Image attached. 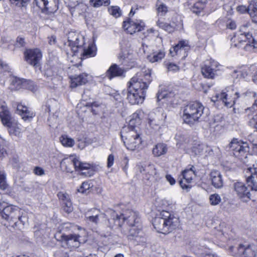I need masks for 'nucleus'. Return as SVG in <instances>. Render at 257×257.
<instances>
[{
	"mask_svg": "<svg viewBox=\"0 0 257 257\" xmlns=\"http://www.w3.org/2000/svg\"><path fill=\"white\" fill-rule=\"evenodd\" d=\"M152 81L151 70L143 69L129 81L127 99L132 105L142 104L145 99L146 90Z\"/></svg>",
	"mask_w": 257,
	"mask_h": 257,
	"instance_id": "nucleus-1",
	"label": "nucleus"
},
{
	"mask_svg": "<svg viewBox=\"0 0 257 257\" xmlns=\"http://www.w3.org/2000/svg\"><path fill=\"white\" fill-rule=\"evenodd\" d=\"M178 223V218L169 212L163 210L153 219V225L157 232L167 234L174 229Z\"/></svg>",
	"mask_w": 257,
	"mask_h": 257,
	"instance_id": "nucleus-2",
	"label": "nucleus"
},
{
	"mask_svg": "<svg viewBox=\"0 0 257 257\" xmlns=\"http://www.w3.org/2000/svg\"><path fill=\"white\" fill-rule=\"evenodd\" d=\"M204 106L199 101L191 102L184 108L182 118L184 122L192 125L202 119Z\"/></svg>",
	"mask_w": 257,
	"mask_h": 257,
	"instance_id": "nucleus-3",
	"label": "nucleus"
},
{
	"mask_svg": "<svg viewBox=\"0 0 257 257\" xmlns=\"http://www.w3.org/2000/svg\"><path fill=\"white\" fill-rule=\"evenodd\" d=\"M121 137L127 149L134 151L138 149L142 142L140 131L129 130L128 127H122Z\"/></svg>",
	"mask_w": 257,
	"mask_h": 257,
	"instance_id": "nucleus-4",
	"label": "nucleus"
},
{
	"mask_svg": "<svg viewBox=\"0 0 257 257\" xmlns=\"http://www.w3.org/2000/svg\"><path fill=\"white\" fill-rule=\"evenodd\" d=\"M0 118L3 124L9 128V133L15 136H19L21 128L14 122L11 114L5 101H0Z\"/></svg>",
	"mask_w": 257,
	"mask_h": 257,
	"instance_id": "nucleus-5",
	"label": "nucleus"
},
{
	"mask_svg": "<svg viewBox=\"0 0 257 257\" xmlns=\"http://www.w3.org/2000/svg\"><path fill=\"white\" fill-rule=\"evenodd\" d=\"M240 95L235 90L231 88H225L222 90L220 93H217L212 97V101H221L224 106L228 108L232 107L237 98Z\"/></svg>",
	"mask_w": 257,
	"mask_h": 257,
	"instance_id": "nucleus-6",
	"label": "nucleus"
},
{
	"mask_svg": "<svg viewBox=\"0 0 257 257\" xmlns=\"http://www.w3.org/2000/svg\"><path fill=\"white\" fill-rule=\"evenodd\" d=\"M2 217L9 222H14L16 226L19 221L24 224L25 222L23 219L21 209L17 206L9 205L4 208L1 212Z\"/></svg>",
	"mask_w": 257,
	"mask_h": 257,
	"instance_id": "nucleus-7",
	"label": "nucleus"
},
{
	"mask_svg": "<svg viewBox=\"0 0 257 257\" xmlns=\"http://www.w3.org/2000/svg\"><path fill=\"white\" fill-rule=\"evenodd\" d=\"M228 146L236 157H238L239 159H242L243 157L246 158L249 150L248 144L246 142L236 138H233Z\"/></svg>",
	"mask_w": 257,
	"mask_h": 257,
	"instance_id": "nucleus-8",
	"label": "nucleus"
},
{
	"mask_svg": "<svg viewBox=\"0 0 257 257\" xmlns=\"http://www.w3.org/2000/svg\"><path fill=\"white\" fill-rule=\"evenodd\" d=\"M230 249L235 257H257V247L253 244L246 247L239 244L238 246L231 247Z\"/></svg>",
	"mask_w": 257,
	"mask_h": 257,
	"instance_id": "nucleus-9",
	"label": "nucleus"
},
{
	"mask_svg": "<svg viewBox=\"0 0 257 257\" xmlns=\"http://www.w3.org/2000/svg\"><path fill=\"white\" fill-rule=\"evenodd\" d=\"M24 56L27 63L37 67L40 66L42 54L39 49H27L24 52Z\"/></svg>",
	"mask_w": 257,
	"mask_h": 257,
	"instance_id": "nucleus-10",
	"label": "nucleus"
},
{
	"mask_svg": "<svg viewBox=\"0 0 257 257\" xmlns=\"http://www.w3.org/2000/svg\"><path fill=\"white\" fill-rule=\"evenodd\" d=\"M83 38L82 36L77 34H70L68 36V46L70 52H67L68 55H75L81 47L84 44Z\"/></svg>",
	"mask_w": 257,
	"mask_h": 257,
	"instance_id": "nucleus-11",
	"label": "nucleus"
},
{
	"mask_svg": "<svg viewBox=\"0 0 257 257\" xmlns=\"http://www.w3.org/2000/svg\"><path fill=\"white\" fill-rule=\"evenodd\" d=\"M138 169L141 173L145 175V178L148 180L158 181L161 179L159 173L153 164H149L145 166L139 165Z\"/></svg>",
	"mask_w": 257,
	"mask_h": 257,
	"instance_id": "nucleus-12",
	"label": "nucleus"
},
{
	"mask_svg": "<svg viewBox=\"0 0 257 257\" xmlns=\"http://www.w3.org/2000/svg\"><path fill=\"white\" fill-rule=\"evenodd\" d=\"M233 189L236 195L243 202H247L251 200V194L246 185L241 182L233 184Z\"/></svg>",
	"mask_w": 257,
	"mask_h": 257,
	"instance_id": "nucleus-13",
	"label": "nucleus"
},
{
	"mask_svg": "<svg viewBox=\"0 0 257 257\" xmlns=\"http://www.w3.org/2000/svg\"><path fill=\"white\" fill-rule=\"evenodd\" d=\"M145 24L140 20H132L128 19L123 22V28L127 33L133 34L144 30Z\"/></svg>",
	"mask_w": 257,
	"mask_h": 257,
	"instance_id": "nucleus-14",
	"label": "nucleus"
},
{
	"mask_svg": "<svg viewBox=\"0 0 257 257\" xmlns=\"http://www.w3.org/2000/svg\"><path fill=\"white\" fill-rule=\"evenodd\" d=\"M121 223L126 222L130 227L139 225L140 218L138 212L130 209H127L121 214Z\"/></svg>",
	"mask_w": 257,
	"mask_h": 257,
	"instance_id": "nucleus-15",
	"label": "nucleus"
},
{
	"mask_svg": "<svg viewBox=\"0 0 257 257\" xmlns=\"http://www.w3.org/2000/svg\"><path fill=\"white\" fill-rule=\"evenodd\" d=\"M247 94L252 95L254 98V102L251 107L245 109V112L250 117L249 121V124L257 129V94L254 92H249L243 93L242 95H246Z\"/></svg>",
	"mask_w": 257,
	"mask_h": 257,
	"instance_id": "nucleus-16",
	"label": "nucleus"
},
{
	"mask_svg": "<svg viewBox=\"0 0 257 257\" xmlns=\"http://www.w3.org/2000/svg\"><path fill=\"white\" fill-rule=\"evenodd\" d=\"M194 167L192 166L190 169H187L182 172L183 180L180 181V185L182 189L189 190L191 186L189 184L193 179L195 177Z\"/></svg>",
	"mask_w": 257,
	"mask_h": 257,
	"instance_id": "nucleus-17",
	"label": "nucleus"
},
{
	"mask_svg": "<svg viewBox=\"0 0 257 257\" xmlns=\"http://www.w3.org/2000/svg\"><path fill=\"white\" fill-rule=\"evenodd\" d=\"M144 116V112L142 110H137L130 116L128 125L123 127H128L129 130L140 131L139 125L141 124V120Z\"/></svg>",
	"mask_w": 257,
	"mask_h": 257,
	"instance_id": "nucleus-18",
	"label": "nucleus"
},
{
	"mask_svg": "<svg viewBox=\"0 0 257 257\" xmlns=\"http://www.w3.org/2000/svg\"><path fill=\"white\" fill-rule=\"evenodd\" d=\"M144 116V112L142 110H137L130 116L128 125L123 127H128L129 130L140 131L139 125L141 124V120Z\"/></svg>",
	"mask_w": 257,
	"mask_h": 257,
	"instance_id": "nucleus-19",
	"label": "nucleus"
},
{
	"mask_svg": "<svg viewBox=\"0 0 257 257\" xmlns=\"http://www.w3.org/2000/svg\"><path fill=\"white\" fill-rule=\"evenodd\" d=\"M189 49L188 42L186 40H181L176 46L170 49V53L172 57L176 55H183V57L185 58L187 56V52Z\"/></svg>",
	"mask_w": 257,
	"mask_h": 257,
	"instance_id": "nucleus-20",
	"label": "nucleus"
},
{
	"mask_svg": "<svg viewBox=\"0 0 257 257\" xmlns=\"http://www.w3.org/2000/svg\"><path fill=\"white\" fill-rule=\"evenodd\" d=\"M218 66V63L214 60L205 62V64L201 68L202 75L207 78H214L216 71V69Z\"/></svg>",
	"mask_w": 257,
	"mask_h": 257,
	"instance_id": "nucleus-21",
	"label": "nucleus"
},
{
	"mask_svg": "<svg viewBox=\"0 0 257 257\" xmlns=\"http://www.w3.org/2000/svg\"><path fill=\"white\" fill-rule=\"evenodd\" d=\"M246 181L252 190L257 191V168L253 165L245 171Z\"/></svg>",
	"mask_w": 257,
	"mask_h": 257,
	"instance_id": "nucleus-22",
	"label": "nucleus"
},
{
	"mask_svg": "<svg viewBox=\"0 0 257 257\" xmlns=\"http://www.w3.org/2000/svg\"><path fill=\"white\" fill-rule=\"evenodd\" d=\"M118 58L121 64L127 67L128 69L134 67L136 64V58L134 54L127 51L121 52Z\"/></svg>",
	"mask_w": 257,
	"mask_h": 257,
	"instance_id": "nucleus-23",
	"label": "nucleus"
},
{
	"mask_svg": "<svg viewBox=\"0 0 257 257\" xmlns=\"http://www.w3.org/2000/svg\"><path fill=\"white\" fill-rule=\"evenodd\" d=\"M166 115L160 111L151 112L148 114V123L153 128H156L163 123Z\"/></svg>",
	"mask_w": 257,
	"mask_h": 257,
	"instance_id": "nucleus-24",
	"label": "nucleus"
},
{
	"mask_svg": "<svg viewBox=\"0 0 257 257\" xmlns=\"http://www.w3.org/2000/svg\"><path fill=\"white\" fill-rule=\"evenodd\" d=\"M128 237L130 239H135L136 240L138 244L146 242V238L144 236V234L141 230V227L140 225L131 227L129 230Z\"/></svg>",
	"mask_w": 257,
	"mask_h": 257,
	"instance_id": "nucleus-25",
	"label": "nucleus"
},
{
	"mask_svg": "<svg viewBox=\"0 0 257 257\" xmlns=\"http://www.w3.org/2000/svg\"><path fill=\"white\" fill-rule=\"evenodd\" d=\"M80 236L74 234L63 235L62 236L63 242L71 249L79 247L80 244Z\"/></svg>",
	"mask_w": 257,
	"mask_h": 257,
	"instance_id": "nucleus-26",
	"label": "nucleus"
},
{
	"mask_svg": "<svg viewBox=\"0 0 257 257\" xmlns=\"http://www.w3.org/2000/svg\"><path fill=\"white\" fill-rule=\"evenodd\" d=\"M77 158L74 156H71L68 158L63 159L60 163L61 169L68 173H72L75 169V163Z\"/></svg>",
	"mask_w": 257,
	"mask_h": 257,
	"instance_id": "nucleus-27",
	"label": "nucleus"
},
{
	"mask_svg": "<svg viewBox=\"0 0 257 257\" xmlns=\"http://www.w3.org/2000/svg\"><path fill=\"white\" fill-rule=\"evenodd\" d=\"M17 111L24 121H30L35 115V113L30 108L22 103L18 104Z\"/></svg>",
	"mask_w": 257,
	"mask_h": 257,
	"instance_id": "nucleus-28",
	"label": "nucleus"
},
{
	"mask_svg": "<svg viewBox=\"0 0 257 257\" xmlns=\"http://www.w3.org/2000/svg\"><path fill=\"white\" fill-rule=\"evenodd\" d=\"M125 72L126 70L123 68L120 67L116 64H113L106 71L105 76L109 80H111L114 77L122 76Z\"/></svg>",
	"mask_w": 257,
	"mask_h": 257,
	"instance_id": "nucleus-29",
	"label": "nucleus"
},
{
	"mask_svg": "<svg viewBox=\"0 0 257 257\" xmlns=\"http://www.w3.org/2000/svg\"><path fill=\"white\" fill-rule=\"evenodd\" d=\"M11 86L12 89L16 90L20 89L21 88L26 87L29 89L33 90L34 88H31L33 86V82L30 80L21 79L17 77H13L11 81Z\"/></svg>",
	"mask_w": 257,
	"mask_h": 257,
	"instance_id": "nucleus-30",
	"label": "nucleus"
},
{
	"mask_svg": "<svg viewBox=\"0 0 257 257\" xmlns=\"http://www.w3.org/2000/svg\"><path fill=\"white\" fill-rule=\"evenodd\" d=\"M75 165L76 171H82V174L88 177H90L93 175V167L91 164L82 162L77 158Z\"/></svg>",
	"mask_w": 257,
	"mask_h": 257,
	"instance_id": "nucleus-31",
	"label": "nucleus"
},
{
	"mask_svg": "<svg viewBox=\"0 0 257 257\" xmlns=\"http://www.w3.org/2000/svg\"><path fill=\"white\" fill-rule=\"evenodd\" d=\"M101 215L99 210L95 208L91 209L85 213V220L88 223L96 224L99 222V217Z\"/></svg>",
	"mask_w": 257,
	"mask_h": 257,
	"instance_id": "nucleus-32",
	"label": "nucleus"
},
{
	"mask_svg": "<svg viewBox=\"0 0 257 257\" xmlns=\"http://www.w3.org/2000/svg\"><path fill=\"white\" fill-rule=\"evenodd\" d=\"M87 77L88 75L86 73L70 76V86L72 88H75L79 85L85 84L88 81Z\"/></svg>",
	"mask_w": 257,
	"mask_h": 257,
	"instance_id": "nucleus-33",
	"label": "nucleus"
},
{
	"mask_svg": "<svg viewBox=\"0 0 257 257\" xmlns=\"http://www.w3.org/2000/svg\"><path fill=\"white\" fill-rule=\"evenodd\" d=\"M250 26V24L249 22L245 23L240 27L239 32L240 33V35L243 37H244L245 39H247L249 43L250 42L251 40L252 41V46L253 48H256V45L257 44V43L253 38L251 34L249 33L248 31V28Z\"/></svg>",
	"mask_w": 257,
	"mask_h": 257,
	"instance_id": "nucleus-34",
	"label": "nucleus"
},
{
	"mask_svg": "<svg viewBox=\"0 0 257 257\" xmlns=\"http://www.w3.org/2000/svg\"><path fill=\"white\" fill-rule=\"evenodd\" d=\"M212 185L216 188H221L223 187V182L222 175L220 172L213 170L210 174Z\"/></svg>",
	"mask_w": 257,
	"mask_h": 257,
	"instance_id": "nucleus-35",
	"label": "nucleus"
},
{
	"mask_svg": "<svg viewBox=\"0 0 257 257\" xmlns=\"http://www.w3.org/2000/svg\"><path fill=\"white\" fill-rule=\"evenodd\" d=\"M165 52L164 48L153 49V52L147 57L148 60L151 63L160 61L164 58Z\"/></svg>",
	"mask_w": 257,
	"mask_h": 257,
	"instance_id": "nucleus-36",
	"label": "nucleus"
},
{
	"mask_svg": "<svg viewBox=\"0 0 257 257\" xmlns=\"http://www.w3.org/2000/svg\"><path fill=\"white\" fill-rule=\"evenodd\" d=\"M168 151L167 145L164 143H158L155 145L152 150L155 157H160L166 154Z\"/></svg>",
	"mask_w": 257,
	"mask_h": 257,
	"instance_id": "nucleus-37",
	"label": "nucleus"
},
{
	"mask_svg": "<svg viewBox=\"0 0 257 257\" xmlns=\"http://www.w3.org/2000/svg\"><path fill=\"white\" fill-rule=\"evenodd\" d=\"M96 53V47L93 44H89L87 48L83 49L81 56L82 59L94 57Z\"/></svg>",
	"mask_w": 257,
	"mask_h": 257,
	"instance_id": "nucleus-38",
	"label": "nucleus"
},
{
	"mask_svg": "<svg viewBox=\"0 0 257 257\" xmlns=\"http://www.w3.org/2000/svg\"><path fill=\"white\" fill-rule=\"evenodd\" d=\"M60 71V70L58 67L48 65L45 70L44 74L50 79L51 78L59 75Z\"/></svg>",
	"mask_w": 257,
	"mask_h": 257,
	"instance_id": "nucleus-39",
	"label": "nucleus"
},
{
	"mask_svg": "<svg viewBox=\"0 0 257 257\" xmlns=\"http://www.w3.org/2000/svg\"><path fill=\"white\" fill-rule=\"evenodd\" d=\"M207 0H199L192 7L191 10L193 13L199 15L205 8Z\"/></svg>",
	"mask_w": 257,
	"mask_h": 257,
	"instance_id": "nucleus-40",
	"label": "nucleus"
},
{
	"mask_svg": "<svg viewBox=\"0 0 257 257\" xmlns=\"http://www.w3.org/2000/svg\"><path fill=\"white\" fill-rule=\"evenodd\" d=\"M250 71L251 70L248 67L243 66L239 70H234L232 74V76L233 77H235L236 75L237 78L240 76L241 78L246 79L248 74L250 73Z\"/></svg>",
	"mask_w": 257,
	"mask_h": 257,
	"instance_id": "nucleus-41",
	"label": "nucleus"
},
{
	"mask_svg": "<svg viewBox=\"0 0 257 257\" xmlns=\"http://www.w3.org/2000/svg\"><path fill=\"white\" fill-rule=\"evenodd\" d=\"M207 149V147L205 145L196 143L191 148V151L195 155H201L204 154Z\"/></svg>",
	"mask_w": 257,
	"mask_h": 257,
	"instance_id": "nucleus-42",
	"label": "nucleus"
},
{
	"mask_svg": "<svg viewBox=\"0 0 257 257\" xmlns=\"http://www.w3.org/2000/svg\"><path fill=\"white\" fill-rule=\"evenodd\" d=\"M59 139L62 145L66 147H72L75 143L74 140L67 135H62Z\"/></svg>",
	"mask_w": 257,
	"mask_h": 257,
	"instance_id": "nucleus-43",
	"label": "nucleus"
},
{
	"mask_svg": "<svg viewBox=\"0 0 257 257\" xmlns=\"http://www.w3.org/2000/svg\"><path fill=\"white\" fill-rule=\"evenodd\" d=\"M11 75L10 68L9 66L5 63H1L0 66V78H3L5 76Z\"/></svg>",
	"mask_w": 257,
	"mask_h": 257,
	"instance_id": "nucleus-44",
	"label": "nucleus"
},
{
	"mask_svg": "<svg viewBox=\"0 0 257 257\" xmlns=\"http://www.w3.org/2000/svg\"><path fill=\"white\" fill-rule=\"evenodd\" d=\"M248 14L251 19L252 22L257 24V8L253 4H250L248 6Z\"/></svg>",
	"mask_w": 257,
	"mask_h": 257,
	"instance_id": "nucleus-45",
	"label": "nucleus"
},
{
	"mask_svg": "<svg viewBox=\"0 0 257 257\" xmlns=\"http://www.w3.org/2000/svg\"><path fill=\"white\" fill-rule=\"evenodd\" d=\"M156 7L158 14L161 16H164L168 12L167 7L161 1L157 2Z\"/></svg>",
	"mask_w": 257,
	"mask_h": 257,
	"instance_id": "nucleus-46",
	"label": "nucleus"
},
{
	"mask_svg": "<svg viewBox=\"0 0 257 257\" xmlns=\"http://www.w3.org/2000/svg\"><path fill=\"white\" fill-rule=\"evenodd\" d=\"M236 40H237L240 43H241L243 42L246 43V44H245V45L244 47V48L246 50H248L250 47L252 49L255 48H253L252 46V41L251 40L250 42L249 43L247 39H245L244 38V37H243L241 35H240V37H239L237 39L236 38V37H235L233 38H232V41H235Z\"/></svg>",
	"mask_w": 257,
	"mask_h": 257,
	"instance_id": "nucleus-47",
	"label": "nucleus"
},
{
	"mask_svg": "<svg viewBox=\"0 0 257 257\" xmlns=\"http://www.w3.org/2000/svg\"><path fill=\"white\" fill-rule=\"evenodd\" d=\"M109 213L111 216V219L114 220V223L115 225L119 226H121V221L122 219L121 214L118 215L116 213L112 210L109 211Z\"/></svg>",
	"mask_w": 257,
	"mask_h": 257,
	"instance_id": "nucleus-48",
	"label": "nucleus"
},
{
	"mask_svg": "<svg viewBox=\"0 0 257 257\" xmlns=\"http://www.w3.org/2000/svg\"><path fill=\"white\" fill-rule=\"evenodd\" d=\"M91 6L98 8L101 6H107L110 4L109 0H90Z\"/></svg>",
	"mask_w": 257,
	"mask_h": 257,
	"instance_id": "nucleus-49",
	"label": "nucleus"
},
{
	"mask_svg": "<svg viewBox=\"0 0 257 257\" xmlns=\"http://www.w3.org/2000/svg\"><path fill=\"white\" fill-rule=\"evenodd\" d=\"M221 198L218 194H212L209 196V202L211 205H217L221 202Z\"/></svg>",
	"mask_w": 257,
	"mask_h": 257,
	"instance_id": "nucleus-50",
	"label": "nucleus"
},
{
	"mask_svg": "<svg viewBox=\"0 0 257 257\" xmlns=\"http://www.w3.org/2000/svg\"><path fill=\"white\" fill-rule=\"evenodd\" d=\"M109 13L115 18L120 17L121 15V11L117 6H111L108 8Z\"/></svg>",
	"mask_w": 257,
	"mask_h": 257,
	"instance_id": "nucleus-51",
	"label": "nucleus"
},
{
	"mask_svg": "<svg viewBox=\"0 0 257 257\" xmlns=\"http://www.w3.org/2000/svg\"><path fill=\"white\" fill-rule=\"evenodd\" d=\"M6 174L5 172L0 170V189L4 190L8 186V184L6 183Z\"/></svg>",
	"mask_w": 257,
	"mask_h": 257,
	"instance_id": "nucleus-52",
	"label": "nucleus"
},
{
	"mask_svg": "<svg viewBox=\"0 0 257 257\" xmlns=\"http://www.w3.org/2000/svg\"><path fill=\"white\" fill-rule=\"evenodd\" d=\"M92 185L88 181H85L82 183L80 187L78 189L79 192L82 193H86L87 191L88 190Z\"/></svg>",
	"mask_w": 257,
	"mask_h": 257,
	"instance_id": "nucleus-53",
	"label": "nucleus"
},
{
	"mask_svg": "<svg viewBox=\"0 0 257 257\" xmlns=\"http://www.w3.org/2000/svg\"><path fill=\"white\" fill-rule=\"evenodd\" d=\"M11 4L18 7H24L27 5L29 0H10Z\"/></svg>",
	"mask_w": 257,
	"mask_h": 257,
	"instance_id": "nucleus-54",
	"label": "nucleus"
},
{
	"mask_svg": "<svg viewBox=\"0 0 257 257\" xmlns=\"http://www.w3.org/2000/svg\"><path fill=\"white\" fill-rule=\"evenodd\" d=\"M59 199L62 201V204L65 202H67L70 200V196L66 193L63 192H60L57 195Z\"/></svg>",
	"mask_w": 257,
	"mask_h": 257,
	"instance_id": "nucleus-55",
	"label": "nucleus"
},
{
	"mask_svg": "<svg viewBox=\"0 0 257 257\" xmlns=\"http://www.w3.org/2000/svg\"><path fill=\"white\" fill-rule=\"evenodd\" d=\"M36 5L40 9H47L48 0H35Z\"/></svg>",
	"mask_w": 257,
	"mask_h": 257,
	"instance_id": "nucleus-56",
	"label": "nucleus"
},
{
	"mask_svg": "<svg viewBox=\"0 0 257 257\" xmlns=\"http://www.w3.org/2000/svg\"><path fill=\"white\" fill-rule=\"evenodd\" d=\"M178 92H175L170 91L168 93L163 94L162 95V96L161 94H159L158 96V99H161L162 98L166 97V98L171 99L173 97H177L178 96Z\"/></svg>",
	"mask_w": 257,
	"mask_h": 257,
	"instance_id": "nucleus-57",
	"label": "nucleus"
},
{
	"mask_svg": "<svg viewBox=\"0 0 257 257\" xmlns=\"http://www.w3.org/2000/svg\"><path fill=\"white\" fill-rule=\"evenodd\" d=\"M62 204L63 209L65 212L69 213L72 211L73 207L71 200L65 202Z\"/></svg>",
	"mask_w": 257,
	"mask_h": 257,
	"instance_id": "nucleus-58",
	"label": "nucleus"
},
{
	"mask_svg": "<svg viewBox=\"0 0 257 257\" xmlns=\"http://www.w3.org/2000/svg\"><path fill=\"white\" fill-rule=\"evenodd\" d=\"M50 80L51 81L52 83L54 85L53 87H55V85H58L61 83L62 77L60 75H58L51 78Z\"/></svg>",
	"mask_w": 257,
	"mask_h": 257,
	"instance_id": "nucleus-59",
	"label": "nucleus"
},
{
	"mask_svg": "<svg viewBox=\"0 0 257 257\" xmlns=\"http://www.w3.org/2000/svg\"><path fill=\"white\" fill-rule=\"evenodd\" d=\"M168 70L170 71L176 72L179 70V67L173 63H168L166 64Z\"/></svg>",
	"mask_w": 257,
	"mask_h": 257,
	"instance_id": "nucleus-60",
	"label": "nucleus"
},
{
	"mask_svg": "<svg viewBox=\"0 0 257 257\" xmlns=\"http://www.w3.org/2000/svg\"><path fill=\"white\" fill-rule=\"evenodd\" d=\"M33 173L37 176H42L44 175L45 171L43 168L40 167H36L33 170Z\"/></svg>",
	"mask_w": 257,
	"mask_h": 257,
	"instance_id": "nucleus-61",
	"label": "nucleus"
},
{
	"mask_svg": "<svg viewBox=\"0 0 257 257\" xmlns=\"http://www.w3.org/2000/svg\"><path fill=\"white\" fill-rule=\"evenodd\" d=\"M114 157L112 154H110L107 158V166L108 168L111 167L114 163Z\"/></svg>",
	"mask_w": 257,
	"mask_h": 257,
	"instance_id": "nucleus-62",
	"label": "nucleus"
},
{
	"mask_svg": "<svg viewBox=\"0 0 257 257\" xmlns=\"http://www.w3.org/2000/svg\"><path fill=\"white\" fill-rule=\"evenodd\" d=\"M237 11L241 14H244L246 12L248 13V6L246 7L245 6H239L236 8Z\"/></svg>",
	"mask_w": 257,
	"mask_h": 257,
	"instance_id": "nucleus-63",
	"label": "nucleus"
},
{
	"mask_svg": "<svg viewBox=\"0 0 257 257\" xmlns=\"http://www.w3.org/2000/svg\"><path fill=\"white\" fill-rule=\"evenodd\" d=\"M226 27L230 30H234L236 28V25L234 21L229 20L226 23Z\"/></svg>",
	"mask_w": 257,
	"mask_h": 257,
	"instance_id": "nucleus-64",
	"label": "nucleus"
}]
</instances>
